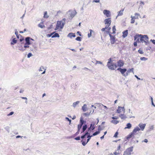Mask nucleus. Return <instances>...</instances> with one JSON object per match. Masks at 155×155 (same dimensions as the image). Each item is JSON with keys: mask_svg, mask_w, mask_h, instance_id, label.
Returning <instances> with one entry per match:
<instances>
[{"mask_svg": "<svg viewBox=\"0 0 155 155\" xmlns=\"http://www.w3.org/2000/svg\"><path fill=\"white\" fill-rule=\"evenodd\" d=\"M137 38L139 40H140V41L141 42L144 43L146 44L148 43V37L147 35H135L134 36V40H136Z\"/></svg>", "mask_w": 155, "mask_h": 155, "instance_id": "1", "label": "nucleus"}, {"mask_svg": "<svg viewBox=\"0 0 155 155\" xmlns=\"http://www.w3.org/2000/svg\"><path fill=\"white\" fill-rule=\"evenodd\" d=\"M65 21V19L64 18L61 21H58L55 30H57L59 28L62 29L64 25Z\"/></svg>", "mask_w": 155, "mask_h": 155, "instance_id": "2", "label": "nucleus"}, {"mask_svg": "<svg viewBox=\"0 0 155 155\" xmlns=\"http://www.w3.org/2000/svg\"><path fill=\"white\" fill-rule=\"evenodd\" d=\"M107 66L108 68L111 70H115L116 69L117 66L116 64L111 62V58H110L107 63Z\"/></svg>", "mask_w": 155, "mask_h": 155, "instance_id": "3", "label": "nucleus"}, {"mask_svg": "<svg viewBox=\"0 0 155 155\" xmlns=\"http://www.w3.org/2000/svg\"><path fill=\"white\" fill-rule=\"evenodd\" d=\"M104 21L105 22V24L106 25V26L108 28H110L109 27L111 22L110 18H108L105 19L104 20Z\"/></svg>", "mask_w": 155, "mask_h": 155, "instance_id": "4", "label": "nucleus"}, {"mask_svg": "<svg viewBox=\"0 0 155 155\" xmlns=\"http://www.w3.org/2000/svg\"><path fill=\"white\" fill-rule=\"evenodd\" d=\"M132 150L130 148H128L124 152L123 155H130Z\"/></svg>", "mask_w": 155, "mask_h": 155, "instance_id": "5", "label": "nucleus"}, {"mask_svg": "<svg viewBox=\"0 0 155 155\" xmlns=\"http://www.w3.org/2000/svg\"><path fill=\"white\" fill-rule=\"evenodd\" d=\"M104 14L107 17H109L111 15L110 11L107 10H104L103 12Z\"/></svg>", "mask_w": 155, "mask_h": 155, "instance_id": "6", "label": "nucleus"}, {"mask_svg": "<svg viewBox=\"0 0 155 155\" xmlns=\"http://www.w3.org/2000/svg\"><path fill=\"white\" fill-rule=\"evenodd\" d=\"M109 35L110 37V40L111 43L112 44H114L115 41V39L114 37L112 36L110 34H109Z\"/></svg>", "mask_w": 155, "mask_h": 155, "instance_id": "7", "label": "nucleus"}, {"mask_svg": "<svg viewBox=\"0 0 155 155\" xmlns=\"http://www.w3.org/2000/svg\"><path fill=\"white\" fill-rule=\"evenodd\" d=\"M117 70L120 71L121 73L123 75L124 74V73L127 71V69L126 68L121 69L120 68H117Z\"/></svg>", "mask_w": 155, "mask_h": 155, "instance_id": "8", "label": "nucleus"}, {"mask_svg": "<svg viewBox=\"0 0 155 155\" xmlns=\"http://www.w3.org/2000/svg\"><path fill=\"white\" fill-rule=\"evenodd\" d=\"M95 124V123L94 122H92V124H91L90 125V127L88 128V130H90L91 129L92 130H94L95 128L94 125Z\"/></svg>", "mask_w": 155, "mask_h": 155, "instance_id": "9", "label": "nucleus"}, {"mask_svg": "<svg viewBox=\"0 0 155 155\" xmlns=\"http://www.w3.org/2000/svg\"><path fill=\"white\" fill-rule=\"evenodd\" d=\"M124 107H118V109L117 110V112L118 113H120L122 111H124Z\"/></svg>", "mask_w": 155, "mask_h": 155, "instance_id": "10", "label": "nucleus"}, {"mask_svg": "<svg viewBox=\"0 0 155 155\" xmlns=\"http://www.w3.org/2000/svg\"><path fill=\"white\" fill-rule=\"evenodd\" d=\"M124 64V62L123 61L120 60L117 62V65L119 67H121L123 66Z\"/></svg>", "mask_w": 155, "mask_h": 155, "instance_id": "11", "label": "nucleus"}, {"mask_svg": "<svg viewBox=\"0 0 155 155\" xmlns=\"http://www.w3.org/2000/svg\"><path fill=\"white\" fill-rule=\"evenodd\" d=\"M139 126L142 130H143L146 126L145 124H140Z\"/></svg>", "mask_w": 155, "mask_h": 155, "instance_id": "12", "label": "nucleus"}, {"mask_svg": "<svg viewBox=\"0 0 155 155\" xmlns=\"http://www.w3.org/2000/svg\"><path fill=\"white\" fill-rule=\"evenodd\" d=\"M128 31L127 30H126L124 31L123 32L122 36L123 38L126 37L128 35Z\"/></svg>", "mask_w": 155, "mask_h": 155, "instance_id": "13", "label": "nucleus"}, {"mask_svg": "<svg viewBox=\"0 0 155 155\" xmlns=\"http://www.w3.org/2000/svg\"><path fill=\"white\" fill-rule=\"evenodd\" d=\"M76 36L75 33H70L68 34V37H70L71 38H72V37H75Z\"/></svg>", "mask_w": 155, "mask_h": 155, "instance_id": "14", "label": "nucleus"}, {"mask_svg": "<svg viewBox=\"0 0 155 155\" xmlns=\"http://www.w3.org/2000/svg\"><path fill=\"white\" fill-rule=\"evenodd\" d=\"M140 128L138 127H137L134 128V130H133V132L135 134L137 131H140Z\"/></svg>", "mask_w": 155, "mask_h": 155, "instance_id": "15", "label": "nucleus"}, {"mask_svg": "<svg viewBox=\"0 0 155 155\" xmlns=\"http://www.w3.org/2000/svg\"><path fill=\"white\" fill-rule=\"evenodd\" d=\"M30 38L29 37H27L25 38L26 43L28 45H29L31 44L30 42Z\"/></svg>", "mask_w": 155, "mask_h": 155, "instance_id": "16", "label": "nucleus"}, {"mask_svg": "<svg viewBox=\"0 0 155 155\" xmlns=\"http://www.w3.org/2000/svg\"><path fill=\"white\" fill-rule=\"evenodd\" d=\"M131 21L130 23L131 24H133V23H134L135 22V19H138V17H137L136 18V17H135L134 16L133 17V16H131Z\"/></svg>", "mask_w": 155, "mask_h": 155, "instance_id": "17", "label": "nucleus"}, {"mask_svg": "<svg viewBox=\"0 0 155 155\" xmlns=\"http://www.w3.org/2000/svg\"><path fill=\"white\" fill-rule=\"evenodd\" d=\"M134 134H135L134 133H133V132L132 131V132L130 134L127 136V139H130V138L134 136Z\"/></svg>", "mask_w": 155, "mask_h": 155, "instance_id": "18", "label": "nucleus"}, {"mask_svg": "<svg viewBox=\"0 0 155 155\" xmlns=\"http://www.w3.org/2000/svg\"><path fill=\"white\" fill-rule=\"evenodd\" d=\"M87 128V125L86 124L84 125L83 127L81 133H82L84 132Z\"/></svg>", "mask_w": 155, "mask_h": 155, "instance_id": "19", "label": "nucleus"}, {"mask_svg": "<svg viewBox=\"0 0 155 155\" xmlns=\"http://www.w3.org/2000/svg\"><path fill=\"white\" fill-rule=\"evenodd\" d=\"M107 29L108 32H109L110 31L111 29V28H108L105 26L104 28H102L101 30L102 31H105V29Z\"/></svg>", "mask_w": 155, "mask_h": 155, "instance_id": "20", "label": "nucleus"}, {"mask_svg": "<svg viewBox=\"0 0 155 155\" xmlns=\"http://www.w3.org/2000/svg\"><path fill=\"white\" fill-rule=\"evenodd\" d=\"M126 126H127L125 127V129H130L132 125L130 123H128L127 124Z\"/></svg>", "mask_w": 155, "mask_h": 155, "instance_id": "21", "label": "nucleus"}, {"mask_svg": "<svg viewBox=\"0 0 155 155\" xmlns=\"http://www.w3.org/2000/svg\"><path fill=\"white\" fill-rule=\"evenodd\" d=\"M124 11V9H122L121 10H120V11L118 12V13L117 15V16H121L123 15V12Z\"/></svg>", "mask_w": 155, "mask_h": 155, "instance_id": "22", "label": "nucleus"}, {"mask_svg": "<svg viewBox=\"0 0 155 155\" xmlns=\"http://www.w3.org/2000/svg\"><path fill=\"white\" fill-rule=\"evenodd\" d=\"M90 139L88 138L87 139V142H85L84 141H83V140H82L81 141V142H82V144L83 145V146H85L86 145V144L89 141V140H90Z\"/></svg>", "mask_w": 155, "mask_h": 155, "instance_id": "23", "label": "nucleus"}, {"mask_svg": "<svg viewBox=\"0 0 155 155\" xmlns=\"http://www.w3.org/2000/svg\"><path fill=\"white\" fill-rule=\"evenodd\" d=\"M76 15V12L73 11L70 14V16L71 18L74 17Z\"/></svg>", "mask_w": 155, "mask_h": 155, "instance_id": "24", "label": "nucleus"}, {"mask_svg": "<svg viewBox=\"0 0 155 155\" xmlns=\"http://www.w3.org/2000/svg\"><path fill=\"white\" fill-rule=\"evenodd\" d=\"M119 117L122 119H125L127 118L125 115L122 114L120 115Z\"/></svg>", "mask_w": 155, "mask_h": 155, "instance_id": "25", "label": "nucleus"}, {"mask_svg": "<svg viewBox=\"0 0 155 155\" xmlns=\"http://www.w3.org/2000/svg\"><path fill=\"white\" fill-rule=\"evenodd\" d=\"M80 124H81V125H83L84 124V121L83 120V118L82 117H81L80 119Z\"/></svg>", "mask_w": 155, "mask_h": 155, "instance_id": "26", "label": "nucleus"}, {"mask_svg": "<svg viewBox=\"0 0 155 155\" xmlns=\"http://www.w3.org/2000/svg\"><path fill=\"white\" fill-rule=\"evenodd\" d=\"M136 41H135L134 43V45L135 46H137V43H139L140 42V40H139L138 38H137L136 40Z\"/></svg>", "mask_w": 155, "mask_h": 155, "instance_id": "27", "label": "nucleus"}, {"mask_svg": "<svg viewBox=\"0 0 155 155\" xmlns=\"http://www.w3.org/2000/svg\"><path fill=\"white\" fill-rule=\"evenodd\" d=\"M38 26L41 28H43L45 27V26L44 25L43 23V22H41L38 25Z\"/></svg>", "mask_w": 155, "mask_h": 155, "instance_id": "28", "label": "nucleus"}, {"mask_svg": "<svg viewBox=\"0 0 155 155\" xmlns=\"http://www.w3.org/2000/svg\"><path fill=\"white\" fill-rule=\"evenodd\" d=\"M82 109L84 111H85L87 110V105L84 104L82 107Z\"/></svg>", "mask_w": 155, "mask_h": 155, "instance_id": "29", "label": "nucleus"}, {"mask_svg": "<svg viewBox=\"0 0 155 155\" xmlns=\"http://www.w3.org/2000/svg\"><path fill=\"white\" fill-rule=\"evenodd\" d=\"M111 122L115 124H116L119 123V121L116 120H112L111 121Z\"/></svg>", "mask_w": 155, "mask_h": 155, "instance_id": "30", "label": "nucleus"}, {"mask_svg": "<svg viewBox=\"0 0 155 155\" xmlns=\"http://www.w3.org/2000/svg\"><path fill=\"white\" fill-rule=\"evenodd\" d=\"M17 43V40H16L15 38L13 39L12 42L11 43V45H13L14 44H15Z\"/></svg>", "mask_w": 155, "mask_h": 155, "instance_id": "31", "label": "nucleus"}, {"mask_svg": "<svg viewBox=\"0 0 155 155\" xmlns=\"http://www.w3.org/2000/svg\"><path fill=\"white\" fill-rule=\"evenodd\" d=\"M44 17L45 18H47L48 17V16L47 15V12H44Z\"/></svg>", "mask_w": 155, "mask_h": 155, "instance_id": "32", "label": "nucleus"}, {"mask_svg": "<svg viewBox=\"0 0 155 155\" xmlns=\"http://www.w3.org/2000/svg\"><path fill=\"white\" fill-rule=\"evenodd\" d=\"M59 37V34L58 33H55L54 35H53L52 37Z\"/></svg>", "mask_w": 155, "mask_h": 155, "instance_id": "33", "label": "nucleus"}, {"mask_svg": "<svg viewBox=\"0 0 155 155\" xmlns=\"http://www.w3.org/2000/svg\"><path fill=\"white\" fill-rule=\"evenodd\" d=\"M112 30H113V32L112 33L115 34V31H116L115 26V25L112 28Z\"/></svg>", "mask_w": 155, "mask_h": 155, "instance_id": "34", "label": "nucleus"}, {"mask_svg": "<svg viewBox=\"0 0 155 155\" xmlns=\"http://www.w3.org/2000/svg\"><path fill=\"white\" fill-rule=\"evenodd\" d=\"M79 102V101H76V102H74L73 103V106L74 107H75L77 104H78Z\"/></svg>", "mask_w": 155, "mask_h": 155, "instance_id": "35", "label": "nucleus"}, {"mask_svg": "<svg viewBox=\"0 0 155 155\" xmlns=\"http://www.w3.org/2000/svg\"><path fill=\"white\" fill-rule=\"evenodd\" d=\"M90 33H88V37H90L91 36V33H92V32L93 31L91 29H90Z\"/></svg>", "mask_w": 155, "mask_h": 155, "instance_id": "36", "label": "nucleus"}, {"mask_svg": "<svg viewBox=\"0 0 155 155\" xmlns=\"http://www.w3.org/2000/svg\"><path fill=\"white\" fill-rule=\"evenodd\" d=\"M100 133L99 131H96L95 133L93 134L92 135L93 136H95L98 134Z\"/></svg>", "mask_w": 155, "mask_h": 155, "instance_id": "37", "label": "nucleus"}, {"mask_svg": "<svg viewBox=\"0 0 155 155\" xmlns=\"http://www.w3.org/2000/svg\"><path fill=\"white\" fill-rule=\"evenodd\" d=\"M75 39L78 41H81V37H77Z\"/></svg>", "mask_w": 155, "mask_h": 155, "instance_id": "38", "label": "nucleus"}, {"mask_svg": "<svg viewBox=\"0 0 155 155\" xmlns=\"http://www.w3.org/2000/svg\"><path fill=\"white\" fill-rule=\"evenodd\" d=\"M82 126V125H81L80 124H79L78 125V130H80V129L81 128Z\"/></svg>", "mask_w": 155, "mask_h": 155, "instance_id": "39", "label": "nucleus"}, {"mask_svg": "<svg viewBox=\"0 0 155 155\" xmlns=\"http://www.w3.org/2000/svg\"><path fill=\"white\" fill-rule=\"evenodd\" d=\"M118 134V132H116L115 133V134L114 136V137H115V138H117V135Z\"/></svg>", "mask_w": 155, "mask_h": 155, "instance_id": "40", "label": "nucleus"}, {"mask_svg": "<svg viewBox=\"0 0 155 155\" xmlns=\"http://www.w3.org/2000/svg\"><path fill=\"white\" fill-rule=\"evenodd\" d=\"M19 49L21 51H24L25 50V49H23V48H22V47L21 46H19Z\"/></svg>", "mask_w": 155, "mask_h": 155, "instance_id": "41", "label": "nucleus"}, {"mask_svg": "<svg viewBox=\"0 0 155 155\" xmlns=\"http://www.w3.org/2000/svg\"><path fill=\"white\" fill-rule=\"evenodd\" d=\"M138 52L140 54H143V51L140 49L138 50Z\"/></svg>", "mask_w": 155, "mask_h": 155, "instance_id": "42", "label": "nucleus"}, {"mask_svg": "<svg viewBox=\"0 0 155 155\" xmlns=\"http://www.w3.org/2000/svg\"><path fill=\"white\" fill-rule=\"evenodd\" d=\"M133 70H134V69L133 68H132L130 69L129 70H128L127 71V72L128 73H130V72L131 71H132V72H133Z\"/></svg>", "mask_w": 155, "mask_h": 155, "instance_id": "43", "label": "nucleus"}, {"mask_svg": "<svg viewBox=\"0 0 155 155\" xmlns=\"http://www.w3.org/2000/svg\"><path fill=\"white\" fill-rule=\"evenodd\" d=\"M29 45H28L26 43H25L24 46V47L25 48H29V46H28Z\"/></svg>", "mask_w": 155, "mask_h": 155, "instance_id": "44", "label": "nucleus"}, {"mask_svg": "<svg viewBox=\"0 0 155 155\" xmlns=\"http://www.w3.org/2000/svg\"><path fill=\"white\" fill-rule=\"evenodd\" d=\"M32 56V54L31 53H29L27 55V57L28 58H30V57Z\"/></svg>", "mask_w": 155, "mask_h": 155, "instance_id": "45", "label": "nucleus"}, {"mask_svg": "<svg viewBox=\"0 0 155 155\" xmlns=\"http://www.w3.org/2000/svg\"><path fill=\"white\" fill-rule=\"evenodd\" d=\"M112 118L113 120L117 119L118 118V117L116 116L113 117H112Z\"/></svg>", "mask_w": 155, "mask_h": 155, "instance_id": "46", "label": "nucleus"}, {"mask_svg": "<svg viewBox=\"0 0 155 155\" xmlns=\"http://www.w3.org/2000/svg\"><path fill=\"white\" fill-rule=\"evenodd\" d=\"M13 114H14L13 112V111L11 112L9 114H8V116H9L11 115H12Z\"/></svg>", "mask_w": 155, "mask_h": 155, "instance_id": "47", "label": "nucleus"}, {"mask_svg": "<svg viewBox=\"0 0 155 155\" xmlns=\"http://www.w3.org/2000/svg\"><path fill=\"white\" fill-rule=\"evenodd\" d=\"M77 34H78L80 36H81V33L79 31H78L77 33Z\"/></svg>", "mask_w": 155, "mask_h": 155, "instance_id": "48", "label": "nucleus"}, {"mask_svg": "<svg viewBox=\"0 0 155 155\" xmlns=\"http://www.w3.org/2000/svg\"><path fill=\"white\" fill-rule=\"evenodd\" d=\"M75 139L76 140H80V137H78L75 138Z\"/></svg>", "mask_w": 155, "mask_h": 155, "instance_id": "49", "label": "nucleus"}, {"mask_svg": "<svg viewBox=\"0 0 155 155\" xmlns=\"http://www.w3.org/2000/svg\"><path fill=\"white\" fill-rule=\"evenodd\" d=\"M102 64V63L100 61H96V64Z\"/></svg>", "mask_w": 155, "mask_h": 155, "instance_id": "50", "label": "nucleus"}, {"mask_svg": "<svg viewBox=\"0 0 155 155\" xmlns=\"http://www.w3.org/2000/svg\"><path fill=\"white\" fill-rule=\"evenodd\" d=\"M93 2H96V3H98V2H100V0H94Z\"/></svg>", "mask_w": 155, "mask_h": 155, "instance_id": "51", "label": "nucleus"}, {"mask_svg": "<svg viewBox=\"0 0 155 155\" xmlns=\"http://www.w3.org/2000/svg\"><path fill=\"white\" fill-rule=\"evenodd\" d=\"M79 131L80 130H78V131L75 134V136H76V135H78V134H79Z\"/></svg>", "mask_w": 155, "mask_h": 155, "instance_id": "52", "label": "nucleus"}, {"mask_svg": "<svg viewBox=\"0 0 155 155\" xmlns=\"http://www.w3.org/2000/svg\"><path fill=\"white\" fill-rule=\"evenodd\" d=\"M92 136H93V135H91V136H90V135H88L87 137L88 138H89L90 139V138H91L92 137Z\"/></svg>", "mask_w": 155, "mask_h": 155, "instance_id": "53", "label": "nucleus"}, {"mask_svg": "<svg viewBox=\"0 0 155 155\" xmlns=\"http://www.w3.org/2000/svg\"><path fill=\"white\" fill-rule=\"evenodd\" d=\"M15 34L16 35V36H17L18 35V32L17 31H16L15 32Z\"/></svg>", "mask_w": 155, "mask_h": 155, "instance_id": "54", "label": "nucleus"}, {"mask_svg": "<svg viewBox=\"0 0 155 155\" xmlns=\"http://www.w3.org/2000/svg\"><path fill=\"white\" fill-rule=\"evenodd\" d=\"M102 105L104 107V108L105 109H107V107L106 106H104V105Z\"/></svg>", "mask_w": 155, "mask_h": 155, "instance_id": "55", "label": "nucleus"}, {"mask_svg": "<svg viewBox=\"0 0 155 155\" xmlns=\"http://www.w3.org/2000/svg\"><path fill=\"white\" fill-rule=\"evenodd\" d=\"M144 142L145 143H147L148 142V140L147 139H145L144 140Z\"/></svg>", "mask_w": 155, "mask_h": 155, "instance_id": "56", "label": "nucleus"}, {"mask_svg": "<svg viewBox=\"0 0 155 155\" xmlns=\"http://www.w3.org/2000/svg\"><path fill=\"white\" fill-rule=\"evenodd\" d=\"M85 136L84 135L82 136H81V138L83 139V138H84L85 137Z\"/></svg>", "mask_w": 155, "mask_h": 155, "instance_id": "57", "label": "nucleus"}, {"mask_svg": "<svg viewBox=\"0 0 155 155\" xmlns=\"http://www.w3.org/2000/svg\"><path fill=\"white\" fill-rule=\"evenodd\" d=\"M145 58H145L143 57L141 58L140 59L141 60H143V59H145Z\"/></svg>", "mask_w": 155, "mask_h": 155, "instance_id": "58", "label": "nucleus"}, {"mask_svg": "<svg viewBox=\"0 0 155 155\" xmlns=\"http://www.w3.org/2000/svg\"><path fill=\"white\" fill-rule=\"evenodd\" d=\"M21 98L22 99H26V100H27V98L26 97H21Z\"/></svg>", "mask_w": 155, "mask_h": 155, "instance_id": "59", "label": "nucleus"}, {"mask_svg": "<svg viewBox=\"0 0 155 155\" xmlns=\"http://www.w3.org/2000/svg\"><path fill=\"white\" fill-rule=\"evenodd\" d=\"M152 42L153 44H155V40H152Z\"/></svg>", "mask_w": 155, "mask_h": 155, "instance_id": "60", "label": "nucleus"}, {"mask_svg": "<svg viewBox=\"0 0 155 155\" xmlns=\"http://www.w3.org/2000/svg\"><path fill=\"white\" fill-rule=\"evenodd\" d=\"M135 16H138L139 15V14L138 13H135Z\"/></svg>", "mask_w": 155, "mask_h": 155, "instance_id": "61", "label": "nucleus"}, {"mask_svg": "<svg viewBox=\"0 0 155 155\" xmlns=\"http://www.w3.org/2000/svg\"><path fill=\"white\" fill-rule=\"evenodd\" d=\"M104 135H103V136H102V137H101V139H103V138H104Z\"/></svg>", "mask_w": 155, "mask_h": 155, "instance_id": "62", "label": "nucleus"}, {"mask_svg": "<svg viewBox=\"0 0 155 155\" xmlns=\"http://www.w3.org/2000/svg\"><path fill=\"white\" fill-rule=\"evenodd\" d=\"M88 132H87L86 133L84 134V135L86 136V135H87V134H88Z\"/></svg>", "mask_w": 155, "mask_h": 155, "instance_id": "63", "label": "nucleus"}, {"mask_svg": "<svg viewBox=\"0 0 155 155\" xmlns=\"http://www.w3.org/2000/svg\"><path fill=\"white\" fill-rule=\"evenodd\" d=\"M71 50L72 51H75V50L74 49H71Z\"/></svg>", "mask_w": 155, "mask_h": 155, "instance_id": "64", "label": "nucleus"}]
</instances>
